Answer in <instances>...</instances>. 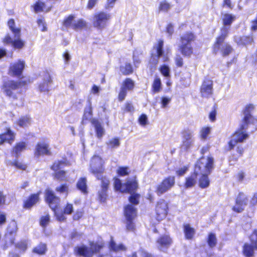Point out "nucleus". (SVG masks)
Wrapping results in <instances>:
<instances>
[{"label": "nucleus", "instance_id": "c03bdc74", "mask_svg": "<svg viewBox=\"0 0 257 257\" xmlns=\"http://www.w3.org/2000/svg\"><path fill=\"white\" fill-rule=\"evenodd\" d=\"M130 194L131 195L129 196L128 198V200L131 203L130 204L133 206L139 204L140 203V198L141 197V195L136 192Z\"/></svg>", "mask_w": 257, "mask_h": 257}, {"label": "nucleus", "instance_id": "6ab92c4d", "mask_svg": "<svg viewBox=\"0 0 257 257\" xmlns=\"http://www.w3.org/2000/svg\"><path fill=\"white\" fill-rule=\"evenodd\" d=\"M201 164L199 161H196L194 166L193 173L190 176H188L185 179L184 182V187L186 188H192L193 187L197 181V177L200 174Z\"/></svg>", "mask_w": 257, "mask_h": 257}, {"label": "nucleus", "instance_id": "423d86ee", "mask_svg": "<svg viewBox=\"0 0 257 257\" xmlns=\"http://www.w3.org/2000/svg\"><path fill=\"white\" fill-rule=\"evenodd\" d=\"M113 180L114 190L121 193H134L139 188L138 180L136 175L127 180L125 183H122L121 181L116 177L113 178Z\"/></svg>", "mask_w": 257, "mask_h": 257}, {"label": "nucleus", "instance_id": "774afa93", "mask_svg": "<svg viewBox=\"0 0 257 257\" xmlns=\"http://www.w3.org/2000/svg\"><path fill=\"white\" fill-rule=\"evenodd\" d=\"M193 145V141L188 140H183L182 141V147L185 151L189 150Z\"/></svg>", "mask_w": 257, "mask_h": 257}, {"label": "nucleus", "instance_id": "2f4dec72", "mask_svg": "<svg viewBox=\"0 0 257 257\" xmlns=\"http://www.w3.org/2000/svg\"><path fill=\"white\" fill-rule=\"evenodd\" d=\"M76 188L83 194L88 193L87 179L86 177H80L76 183Z\"/></svg>", "mask_w": 257, "mask_h": 257}, {"label": "nucleus", "instance_id": "79ce46f5", "mask_svg": "<svg viewBox=\"0 0 257 257\" xmlns=\"http://www.w3.org/2000/svg\"><path fill=\"white\" fill-rule=\"evenodd\" d=\"M52 82V78L50 76H48L47 79L44 80L39 84L38 88L40 92H48L49 91L48 84Z\"/></svg>", "mask_w": 257, "mask_h": 257}, {"label": "nucleus", "instance_id": "58836bf2", "mask_svg": "<svg viewBox=\"0 0 257 257\" xmlns=\"http://www.w3.org/2000/svg\"><path fill=\"white\" fill-rule=\"evenodd\" d=\"M135 219H124L125 229L128 232H135L136 230Z\"/></svg>", "mask_w": 257, "mask_h": 257}, {"label": "nucleus", "instance_id": "37998d69", "mask_svg": "<svg viewBox=\"0 0 257 257\" xmlns=\"http://www.w3.org/2000/svg\"><path fill=\"white\" fill-rule=\"evenodd\" d=\"M163 46V41L161 39L159 40L157 42V45L153 47L154 49L156 51V55H155V56L160 58L163 55L164 53Z\"/></svg>", "mask_w": 257, "mask_h": 257}, {"label": "nucleus", "instance_id": "f3484780", "mask_svg": "<svg viewBox=\"0 0 257 257\" xmlns=\"http://www.w3.org/2000/svg\"><path fill=\"white\" fill-rule=\"evenodd\" d=\"M248 200L247 195L242 191L239 192L235 199V204L232 207V210L236 213L242 212L244 209V207L247 205Z\"/></svg>", "mask_w": 257, "mask_h": 257}, {"label": "nucleus", "instance_id": "2eb2a0df", "mask_svg": "<svg viewBox=\"0 0 257 257\" xmlns=\"http://www.w3.org/2000/svg\"><path fill=\"white\" fill-rule=\"evenodd\" d=\"M169 212V205L164 199H160L156 203L155 207V217L160 221L165 219Z\"/></svg>", "mask_w": 257, "mask_h": 257}, {"label": "nucleus", "instance_id": "680f3d73", "mask_svg": "<svg viewBox=\"0 0 257 257\" xmlns=\"http://www.w3.org/2000/svg\"><path fill=\"white\" fill-rule=\"evenodd\" d=\"M160 71L161 73L165 77H168L170 76V69L168 65H163L160 67Z\"/></svg>", "mask_w": 257, "mask_h": 257}, {"label": "nucleus", "instance_id": "dca6fc26", "mask_svg": "<svg viewBox=\"0 0 257 257\" xmlns=\"http://www.w3.org/2000/svg\"><path fill=\"white\" fill-rule=\"evenodd\" d=\"M173 240L169 234L165 233L159 236L156 240L157 247L161 251L166 252L171 247Z\"/></svg>", "mask_w": 257, "mask_h": 257}, {"label": "nucleus", "instance_id": "13d9d810", "mask_svg": "<svg viewBox=\"0 0 257 257\" xmlns=\"http://www.w3.org/2000/svg\"><path fill=\"white\" fill-rule=\"evenodd\" d=\"M175 65L178 68H181L184 65V60L180 54L176 55L174 58Z\"/></svg>", "mask_w": 257, "mask_h": 257}, {"label": "nucleus", "instance_id": "c9c22d12", "mask_svg": "<svg viewBox=\"0 0 257 257\" xmlns=\"http://www.w3.org/2000/svg\"><path fill=\"white\" fill-rule=\"evenodd\" d=\"M159 58L155 56L154 54H151L148 66L151 72H154L156 69L157 66L159 63Z\"/></svg>", "mask_w": 257, "mask_h": 257}, {"label": "nucleus", "instance_id": "603ef678", "mask_svg": "<svg viewBox=\"0 0 257 257\" xmlns=\"http://www.w3.org/2000/svg\"><path fill=\"white\" fill-rule=\"evenodd\" d=\"M16 248L20 251L25 252L27 249V243L25 240H21L15 244Z\"/></svg>", "mask_w": 257, "mask_h": 257}, {"label": "nucleus", "instance_id": "a211bd4d", "mask_svg": "<svg viewBox=\"0 0 257 257\" xmlns=\"http://www.w3.org/2000/svg\"><path fill=\"white\" fill-rule=\"evenodd\" d=\"M135 86V83L131 78H125L122 83L120 90L118 92L117 99L119 101H122L127 95V91L133 90Z\"/></svg>", "mask_w": 257, "mask_h": 257}, {"label": "nucleus", "instance_id": "f257e3e1", "mask_svg": "<svg viewBox=\"0 0 257 257\" xmlns=\"http://www.w3.org/2000/svg\"><path fill=\"white\" fill-rule=\"evenodd\" d=\"M254 108V106L251 103L245 106L242 110L243 117L241 119V123L232 135L235 138L231 139L227 143L225 148L226 151L229 152L234 149L231 155V161H237L244 154V148L240 144L244 142L249 137V134L246 130L248 125L253 123L255 119L251 114V112Z\"/></svg>", "mask_w": 257, "mask_h": 257}, {"label": "nucleus", "instance_id": "a18cd8bd", "mask_svg": "<svg viewBox=\"0 0 257 257\" xmlns=\"http://www.w3.org/2000/svg\"><path fill=\"white\" fill-rule=\"evenodd\" d=\"M97 180L100 181V189L108 190L109 185L110 181L105 176H101V177H97Z\"/></svg>", "mask_w": 257, "mask_h": 257}, {"label": "nucleus", "instance_id": "72a5a7b5", "mask_svg": "<svg viewBox=\"0 0 257 257\" xmlns=\"http://www.w3.org/2000/svg\"><path fill=\"white\" fill-rule=\"evenodd\" d=\"M91 123L95 127L96 136L98 138L100 139L104 135V130L100 123V122L96 119H93L91 120Z\"/></svg>", "mask_w": 257, "mask_h": 257}, {"label": "nucleus", "instance_id": "4be33fe9", "mask_svg": "<svg viewBox=\"0 0 257 257\" xmlns=\"http://www.w3.org/2000/svg\"><path fill=\"white\" fill-rule=\"evenodd\" d=\"M16 133L11 127H5L4 132L0 133V146L5 143L12 145L16 139Z\"/></svg>", "mask_w": 257, "mask_h": 257}, {"label": "nucleus", "instance_id": "9d476101", "mask_svg": "<svg viewBox=\"0 0 257 257\" xmlns=\"http://www.w3.org/2000/svg\"><path fill=\"white\" fill-rule=\"evenodd\" d=\"M250 243L245 242L242 246V253L245 257H253L257 250V229H254L249 236Z\"/></svg>", "mask_w": 257, "mask_h": 257}, {"label": "nucleus", "instance_id": "cd10ccee", "mask_svg": "<svg viewBox=\"0 0 257 257\" xmlns=\"http://www.w3.org/2000/svg\"><path fill=\"white\" fill-rule=\"evenodd\" d=\"M235 41L238 46H241L252 45L254 43L252 34L240 36Z\"/></svg>", "mask_w": 257, "mask_h": 257}, {"label": "nucleus", "instance_id": "0eeeda50", "mask_svg": "<svg viewBox=\"0 0 257 257\" xmlns=\"http://www.w3.org/2000/svg\"><path fill=\"white\" fill-rule=\"evenodd\" d=\"M70 163L66 158H63L61 160L54 161L50 166V169L54 173L53 177L57 180L61 181H66L67 179L66 171L61 169L69 166Z\"/></svg>", "mask_w": 257, "mask_h": 257}, {"label": "nucleus", "instance_id": "f704fd0d", "mask_svg": "<svg viewBox=\"0 0 257 257\" xmlns=\"http://www.w3.org/2000/svg\"><path fill=\"white\" fill-rule=\"evenodd\" d=\"M47 251V246L46 243L42 242H40L32 249L33 253L38 255H44Z\"/></svg>", "mask_w": 257, "mask_h": 257}, {"label": "nucleus", "instance_id": "7ed1b4c3", "mask_svg": "<svg viewBox=\"0 0 257 257\" xmlns=\"http://www.w3.org/2000/svg\"><path fill=\"white\" fill-rule=\"evenodd\" d=\"M30 80H16L10 79L3 81L1 86V91L9 99L13 101L19 99L20 95L22 94L21 88L30 83Z\"/></svg>", "mask_w": 257, "mask_h": 257}, {"label": "nucleus", "instance_id": "a19ab883", "mask_svg": "<svg viewBox=\"0 0 257 257\" xmlns=\"http://www.w3.org/2000/svg\"><path fill=\"white\" fill-rule=\"evenodd\" d=\"M206 241L210 248H214L217 242L215 234L213 232H209L207 235Z\"/></svg>", "mask_w": 257, "mask_h": 257}, {"label": "nucleus", "instance_id": "49530a36", "mask_svg": "<svg viewBox=\"0 0 257 257\" xmlns=\"http://www.w3.org/2000/svg\"><path fill=\"white\" fill-rule=\"evenodd\" d=\"M130 172L131 171L128 166H119L116 170V174L117 176L120 177L127 176Z\"/></svg>", "mask_w": 257, "mask_h": 257}, {"label": "nucleus", "instance_id": "393cba45", "mask_svg": "<svg viewBox=\"0 0 257 257\" xmlns=\"http://www.w3.org/2000/svg\"><path fill=\"white\" fill-rule=\"evenodd\" d=\"M201 95L203 97L208 98L213 93V81L211 79L206 78L203 81L200 88Z\"/></svg>", "mask_w": 257, "mask_h": 257}, {"label": "nucleus", "instance_id": "b1692460", "mask_svg": "<svg viewBox=\"0 0 257 257\" xmlns=\"http://www.w3.org/2000/svg\"><path fill=\"white\" fill-rule=\"evenodd\" d=\"M52 153L48 144L44 142H38L35 146L34 155L36 158L41 156H51Z\"/></svg>", "mask_w": 257, "mask_h": 257}, {"label": "nucleus", "instance_id": "bf43d9fd", "mask_svg": "<svg viewBox=\"0 0 257 257\" xmlns=\"http://www.w3.org/2000/svg\"><path fill=\"white\" fill-rule=\"evenodd\" d=\"M50 220V218L49 214L42 216L40 219V225L43 227H45L49 224Z\"/></svg>", "mask_w": 257, "mask_h": 257}, {"label": "nucleus", "instance_id": "69168bd1", "mask_svg": "<svg viewBox=\"0 0 257 257\" xmlns=\"http://www.w3.org/2000/svg\"><path fill=\"white\" fill-rule=\"evenodd\" d=\"M217 106L214 104L212 107L211 111L210 112L209 114V118L211 121L213 122L216 120V115L217 112Z\"/></svg>", "mask_w": 257, "mask_h": 257}, {"label": "nucleus", "instance_id": "6e6d98bb", "mask_svg": "<svg viewBox=\"0 0 257 257\" xmlns=\"http://www.w3.org/2000/svg\"><path fill=\"white\" fill-rule=\"evenodd\" d=\"M84 215V211L82 209H78L73 214L72 218L74 221H78L81 219Z\"/></svg>", "mask_w": 257, "mask_h": 257}, {"label": "nucleus", "instance_id": "ea45409f", "mask_svg": "<svg viewBox=\"0 0 257 257\" xmlns=\"http://www.w3.org/2000/svg\"><path fill=\"white\" fill-rule=\"evenodd\" d=\"M119 70L123 75H129L134 72V69L132 64L130 63H126L124 65L119 67Z\"/></svg>", "mask_w": 257, "mask_h": 257}, {"label": "nucleus", "instance_id": "6e6552de", "mask_svg": "<svg viewBox=\"0 0 257 257\" xmlns=\"http://www.w3.org/2000/svg\"><path fill=\"white\" fill-rule=\"evenodd\" d=\"M90 247L82 245L74 248V253L76 255L83 257H92L94 253L99 252L103 247L102 244L97 243H90Z\"/></svg>", "mask_w": 257, "mask_h": 257}, {"label": "nucleus", "instance_id": "aec40b11", "mask_svg": "<svg viewBox=\"0 0 257 257\" xmlns=\"http://www.w3.org/2000/svg\"><path fill=\"white\" fill-rule=\"evenodd\" d=\"M26 66L25 61L19 59L11 63L9 68V74L14 77H20L23 74Z\"/></svg>", "mask_w": 257, "mask_h": 257}, {"label": "nucleus", "instance_id": "c85d7f7f", "mask_svg": "<svg viewBox=\"0 0 257 257\" xmlns=\"http://www.w3.org/2000/svg\"><path fill=\"white\" fill-rule=\"evenodd\" d=\"M34 12L36 13H38L41 12L48 13L50 12L52 7H48L46 5L45 2L40 0L37 1L33 6Z\"/></svg>", "mask_w": 257, "mask_h": 257}, {"label": "nucleus", "instance_id": "e2e57ef3", "mask_svg": "<svg viewBox=\"0 0 257 257\" xmlns=\"http://www.w3.org/2000/svg\"><path fill=\"white\" fill-rule=\"evenodd\" d=\"M68 190H69L68 186L67 184H66L65 183L61 184L59 186L57 187L56 188V192L60 193L68 194Z\"/></svg>", "mask_w": 257, "mask_h": 257}, {"label": "nucleus", "instance_id": "5701e85b", "mask_svg": "<svg viewBox=\"0 0 257 257\" xmlns=\"http://www.w3.org/2000/svg\"><path fill=\"white\" fill-rule=\"evenodd\" d=\"M41 192L38 191L36 193L30 194L26 199L24 200L23 208L25 209H31L33 206L36 205L40 200V195Z\"/></svg>", "mask_w": 257, "mask_h": 257}, {"label": "nucleus", "instance_id": "ddd939ff", "mask_svg": "<svg viewBox=\"0 0 257 257\" xmlns=\"http://www.w3.org/2000/svg\"><path fill=\"white\" fill-rule=\"evenodd\" d=\"M44 200L55 214L58 209L60 208V198L56 195L53 190L47 188L45 190Z\"/></svg>", "mask_w": 257, "mask_h": 257}, {"label": "nucleus", "instance_id": "de8ad7c7", "mask_svg": "<svg viewBox=\"0 0 257 257\" xmlns=\"http://www.w3.org/2000/svg\"><path fill=\"white\" fill-rule=\"evenodd\" d=\"M107 191V190L100 189L97 192V200L100 202L105 203L108 197Z\"/></svg>", "mask_w": 257, "mask_h": 257}, {"label": "nucleus", "instance_id": "bb28decb", "mask_svg": "<svg viewBox=\"0 0 257 257\" xmlns=\"http://www.w3.org/2000/svg\"><path fill=\"white\" fill-rule=\"evenodd\" d=\"M124 219H136L137 217V209L131 204H126L123 207Z\"/></svg>", "mask_w": 257, "mask_h": 257}, {"label": "nucleus", "instance_id": "3c124183", "mask_svg": "<svg viewBox=\"0 0 257 257\" xmlns=\"http://www.w3.org/2000/svg\"><path fill=\"white\" fill-rule=\"evenodd\" d=\"M92 114L91 102L89 101L88 105L85 108L83 115V118L88 119L92 116Z\"/></svg>", "mask_w": 257, "mask_h": 257}, {"label": "nucleus", "instance_id": "7c9ffc66", "mask_svg": "<svg viewBox=\"0 0 257 257\" xmlns=\"http://www.w3.org/2000/svg\"><path fill=\"white\" fill-rule=\"evenodd\" d=\"M16 235L5 234L4 243L2 245L3 249H7L9 247L15 245L16 243Z\"/></svg>", "mask_w": 257, "mask_h": 257}, {"label": "nucleus", "instance_id": "4d7b16f0", "mask_svg": "<svg viewBox=\"0 0 257 257\" xmlns=\"http://www.w3.org/2000/svg\"><path fill=\"white\" fill-rule=\"evenodd\" d=\"M210 132V128L209 127L206 126L202 127L200 132V138L202 140H206L207 136L209 134Z\"/></svg>", "mask_w": 257, "mask_h": 257}, {"label": "nucleus", "instance_id": "9b49d317", "mask_svg": "<svg viewBox=\"0 0 257 257\" xmlns=\"http://www.w3.org/2000/svg\"><path fill=\"white\" fill-rule=\"evenodd\" d=\"M7 24L10 30L14 34V37L15 38H17L13 40V44L12 45V47L14 49L19 50L23 49L25 45V42L20 38L21 32V28L16 27L15 22L13 19H9L8 21Z\"/></svg>", "mask_w": 257, "mask_h": 257}, {"label": "nucleus", "instance_id": "0e129e2a", "mask_svg": "<svg viewBox=\"0 0 257 257\" xmlns=\"http://www.w3.org/2000/svg\"><path fill=\"white\" fill-rule=\"evenodd\" d=\"M104 171L103 168H95L91 170V172L94 175L97 179V177H101V176H103L102 174L103 173Z\"/></svg>", "mask_w": 257, "mask_h": 257}, {"label": "nucleus", "instance_id": "4c0bfd02", "mask_svg": "<svg viewBox=\"0 0 257 257\" xmlns=\"http://www.w3.org/2000/svg\"><path fill=\"white\" fill-rule=\"evenodd\" d=\"M18 230V227L17 223L15 220H13L8 226L5 234L17 235Z\"/></svg>", "mask_w": 257, "mask_h": 257}, {"label": "nucleus", "instance_id": "412c9836", "mask_svg": "<svg viewBox=\"0 0 257 257\" xmlns=\"http://www.w3.org/2000/svg\"><path fill=\"white\" fill-rule=\"evenodd\" d=\"M74 211L73 205L67 202L65 204L62 210H58L55 212L54 216L57 221L59 222H65L67 219L66 215H71Z\"/></svg>", "mask_w": 257, "mask_h": 257}, {"label": "nucleus", "instance_id": "f03ea898", "mask_svg": "<svg viewBox=\"0 0 257 257\" xmlns=\"http://www.w3.org/2000/svg\"><path fill=\"white\" fill-rule=\"evenodd\" d=\"M235 20V16L232 14L224 13L222 15L223 26L220 29V34L216 37L212 46V52L213 54L216 55L220 53L222 57H225L233 51L232 47L228 43H225V40L229 33L226 26H230Z\"/></svg>", "mask_w": 257, "mask_h": 257}, {"label": "nucleus", "instance_id": "8fccbe9b", "mask_svg": "<svg viewBox=\"0 0 257 257\" xmlns=\"http://www.w3.org/2000/svg\"><path fill=\"white\" fill-rule=\"evenodd\" d=\"M171 5L166 0L161 2L158 7L159 12H168L171 8Z\"/></svg>", "mask_w": 257, "mask_h": 257}, {"label": "nucleus", "instance_id": "473e14b6", "mask_svg": "<svg viewBox=\"0 0 257 257\" xmlns=\"http://www.w3.org/2000/svg\"><path fill=\"white\" fill-rule=\"evenodd\" d=\"M183 231L186 239H193L195 233V230L194 228L191 227L189 224L186 223L183 225Z\"/></svg>", "mask_w": 257, "mask_h": 257}, {"label": "nucleus", "instance_id": "a878e982", "mask_svg": "<svg viewBox=\"0 0 257 257\" xmlns=\"http://www.w3.org/2000/svg\"><path fill=\"white\" fill-rule=\"evenodd\" d=\"M27 143L25 141L17 142L12 148L11 154L12 156L18 158L21 155V153L27 150Z\"/></svg>", "mask_w": 257, "mask_h": 257}, {"label": "nucleus", "instance_id": "39448f33", "mask_svg": "<svg viewBox=\"0 0 257 257\" xmlns=\"http://www.w3.org/2000/svg\"><path fill=\"white\" fill-rule=\"evenodd\" d=\"M206 163L201 162L200 159L198 161L201 164V176L198 179V186L201 189L208 188L210 184V181L209 178L210 175L214 167V160L211 155H208L206 158Z\"/></svg>", "mask_w": 257, "mask_h": 257}, {"label": "nucleus", "instance_id": "1a4fd4ad", "mask_svg": "<svg viewBox=\"0 0 257 257\" xmlns=\"http://www.w3.org/2000/svg\"><path fill=\"white\" fill-rule=\"evenodd\" d=\"M75 16L70 14L64 18L62 25L66 28H71L75 31L81 30L87 28V22L82 18L74 21Z\"/></svg>", "mask_w": 257, "mask_h": 257}, {"label": "nucleus", "instance_id": "4468645a", "mask_svg": "<svg viewBox=\"0 0 257 257\" xmlns=\"http://www.w3.org/2000/svg\"><path fill=\"white\" fill-rule=\"evenodd\" d=\"M175 184V177L174 176H169L165 177L156 186L155 192L158 196H161L168 191Z\"/></svg>", "mask_w": 257, "mask_h": 257}, {"label": "nucleus", "instance_id": "864d4df0", "mask_svg": "<svg viewBox=\"0 0 257 257\" xmlns=\"http://www.w3.org/2000/svg\"><path fill=\"white\" fill-rule=\"evenodd\" d=\"M107 147L109 149L117 148L120 145L119 140L117 138H114L106 143Z\"/></svg>", "mask_w": 257, "mask_h": 257}, {"label": "nucleus", "instance_id": "f8f14e48", "mask_svg": "<svg viewBox=\"0 0 257 257\" xmlns=\"http://www.w3.org/2000/svg\"><path fill=\"white\" fill-rule=\"evenodd\" d=\"M111 17L110 14L104 11L95 13L92 17L93 26L97 29L102 30L106 27Z\"/></svg>", "mask_w": 257, "mask_h": 257}, {"label": "nucleus", "instance_id": "09e8293b", "mask_svg": "<svg viewBox=\"0 0 257 257\" xmlns=\"http://www.w3.org/2000/svg\"><path fill=\"white\" fill-rule=\"evenodd\" d=\"M12 166L15 167L17 169L25 171L27 168V165L22 162L19 161L17 159H15L11 163Z\"/></svg>", "mask_w": 257, "mask_h": 257}, {"label": "nucleus", "instance_id": "20e7f679", "mask_svg": "<svg viewBox=\"0 0 257 257\" xmlns=\"http://www.w3.org/2000/svg\"><path fill=\"white\" fill-rule=\"evenodd\" d=\"M196 39V34L192 31H186L180 36L178 50L183 56L189 58L194 55L193 44Z\"/></svg>", "mask_w": 257, "mask_h": 257}, {"label": "nucleus", "instance_id": "338daca9", "mask_svg": "<svg viewBox=\"0 0 257 257\" xmlns=\"http://www.w3.org/2000/svg\"><path fill=\"white\" fill-rule=\"evenodd\" d=\"M139 124L142 126H145L148 123V117L146 114H141L138 118Z\"/></svg>", "mask_w": 257, "mask_h": 257}, {"label": "nucleus", "instance_id": "052dcab7", "mask_svg": "<svg viewBox=\"0 0 257 257\" xmlns=\"http://www.w3.org/2000/svg\"><path fill=\"white\" fill-rule=\"evenodd\" d=\"M210 149V147L209 145H207V146L202 147L200 151V154L201 155V156L197 161H198L200 159V161L201 162H203V160H204L205 158L204 155L206 153L209 152Z\"/></svg>", "mask_w": 257, "mask_h": 257}, {"label": "nucleus", "instance_id": "5fc2aeb1", "mask_svg": "<svg viewBox=\"0 0 257 257\" xmlns=\"http://www.w3.org/2000/svg\"><path fill=\"white\" fill-rule=\"evenodd\" d=\"M123 113H133L135 111L134 107L131 102H126L122 108Z\"/></svg>", "mask_w": 257, "mask_h": 257}, {"label": "nucleus", "instance_id": "e433bc0d", "mask_svg": "<svg viewBox=\"0 0 257 257\" xmlns=\"http://www.w3.org/2000/svg\"><path fill=\"white\" fill-rule=\"evenodd\" d=\"M162 90V83L160 78L156 77L154 80L151 88L153 94L158 93Z\"/></svg>", "mask_w": 257, "mask_h": 257}, {"label": "nucleus", "instance_id": "c756f323", "mask_svg": "<svg viewBox=\"0 0 257 257\" xmlns=\"http://www.w3.org/2000/svg\"><path fill=\"white\" fill-rule=\"evenodd\" d=\"M31 117L30 115L27 114L21 116L16 121V124L20 127H27L31 123Z\"/></svg>", "mask_w": 257, "mask_h": 257}]
</instances>
